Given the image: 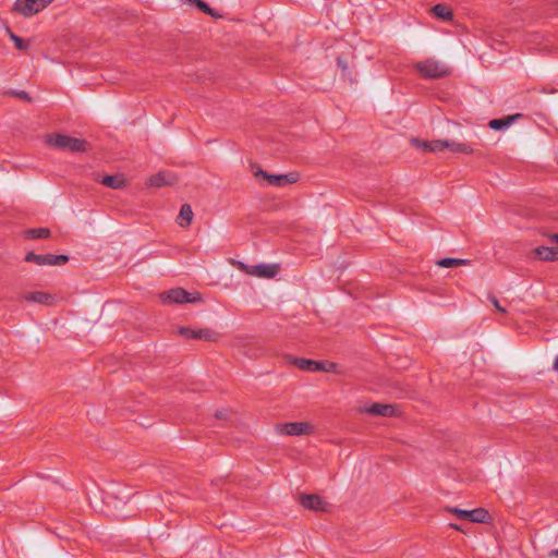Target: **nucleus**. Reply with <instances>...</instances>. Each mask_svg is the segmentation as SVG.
Segmentation results:
<instances>
[{"label": "nucleus", "mask_w": 558, "mask_h": 558, "mask_svg": "<svg viewBox=\"0 0 558 558\" xmlns=\"http://www.w3.org/2000/svg\"><path fill=\"white\" fill-rule=\"evenodd\" d=\"M549 556H550V557H558V549H553V550L549 553Z\"/></svg>", "instance_id": "36"}, {"label": "nucleus", "mask_w": 558, "mask_h": 558, "mask_svg": "<svg viewBox=\"0 0 558 558\" xmlns=\"http://www.w3.org/2000/svg\"><path fill=\"white\" fill-rule=\"evenodd\" d=\"M8 33L12 41L15 44V48L19 50H26L29 46V43L14 34L10 28H8Z\"/></svg>", "instance_id": "25"}, {"label": "nucleus", "mask_w": 558, "mask_h": 558, "mask_svg": "<svg viewBox=\"0 0 558 558\" xmlns=\"http://www.w3.org/2000/svg\"><path fill=\"white\" fill-rule=\"evenodd\" d=\"M436 264L439 267L450 268V267L466 265V264H469V260L462 259V258L445 257V258L437 260Z\"/></svg>", "instance_id": "22"}, {"label": "nucleus", "mask_w": 558, "mask_h": 558, "mask_svg": "<svg viewBox=\"0 0 558 558\" xmlns=\"http://www.w3.org/2000/svg\"><path fill=\"white\" fill-rule=\"evenodd\" d=\"M171 183L172 181L168 179L165 172H158L149 178V184L155 187H161Z\"/></svg>", "instance_id": "23"}, {"label": "nucleus", "mask_w": 558, "mask_h": 558, "mask_svg": "<svg viewBox=\"0 0 558 558\" xmlns=\"http://www.w3.org/2000/svg\"><path fill=\"white\" fill-rule=\"evenodd\" d=\"M447 140L430 141V153L442 151L446 149Z\"/></svg>", "instance_id": "28"}, {"label": "nucleus", "mask_w": 558, "mask_h": 558, "mask_svg": "<svg viewBox=\"0 0 558 558\" xmlns=\"http://www.w3.org/2000/svg\"><path fill=\"white\" fill-rule=\"evenodd\" d=\"M432 11L437 17L444 21H450L453 17L452 10L447 4L444 3H438L434 5Z\"/></svg>", "instance_id": "18"}, {"label": "nucleus", "mask_w": 558, "mask_h": 558, "mask_svg": "<svg viewBox=\"0 0 558 558\" xmlns=\"http://www.w3.org/2000/svg\"><path fill=\"white\" fill-rule=\"evenodd\" d=\"M553 240H554V241H556V242H558V233H555V234L553 235Z\"/></svg>", "instance_id": "39"}, {"label": "nucleus", "mask_w": 558, "mask_h": 558, "mask_svg": "<svg viewBox=\"0 0 558 558\" xmlns=\"http://www.w3.org/2000/svg\"><path fill=\"white\" fill-rule=\"evenodd\" d=\"M338 365L333 362H325V369L322 372L336 373Z\"/></svg>", "instance_id": "30"}, {"label": "nucleus", "mask_w": 558, "mask_h": 558, "mask_svg": "<svg viewBox=\"0 0 558 558\" xmlns=\"http://www.w3.org/2000/svg\"><path fill=\"white\" fill-rule=\"evenodd\" d=\"M17 96H19L20 98H22V99L31 100V98H29L28 94H27L26 92H24V90L20 92V93L17 94Z\"/></svg>", "instance_id": "33"}, {"label": "nucleus", "mask_w": 558, "mask_h": 558, "mask_svg": "<svg viewBox=\"0 0 558 558\" xmlns=\"http://www.w3.org/2000/svg\"><path fill=\"white\" fill-rule=\"evenodd\" d=\"M446 149H449L450 151L454 154H464V155H471L473 154L474 149L470 144L466 143H458L454 141L447 140Z\"/></svg>", "instance_id": "17"}, {"label": "nucleus", "mask_w": 558, "mask_h": 558, "mask_svg": "<svg viewBox=\"0 0 558 558\" xmlns=\"http://www.w3.org/2000/svg\"><path fill=\"white\" fill-rule=\"evenodd\" d=\"M106 502L108 506L118 509L120 506H126L129 496L119 497L114 493H107Z\"/></svg>", "instance_id": "21"}, {"label": "nucleus", "mask_w": 558, "mask_h": 558, "mask_svg": "<svg viewBox=\"0 0 558 558\" xmlns=\"http://www.w3.org/2000/svg\"><path fill=\"white\" fill-rule=\"evenodd\" d=\"M53 0H16L13 10L23 16H32L47 8Z\"/></svg>", "instance_id": "6"}, {"label": "nucleus", "mask_w": 558, "mask_h": 558, "mask_svg": "<svg viewBox=\"0 0 558 558\" xmlns=\"http://www.w3.org/2000/svg\"><path fill=\"white\" fill-rule=\"evenodd\" d=\"M411 144L424 153H430V141H422L420 138H411Z\"/></svg>", "instance_id": "27"}, {"label": "nucleus", "mask_w": 558, "mask_h": 558, "mask_svg": "<svg viewBox=\"0 0 558 558\" xmlns=\"http://www.w3.org/2000/svg\"><path fill=\"white\" fill-rule=\"evenodd\" d=\"M24 299L27 302H34V303L44 304V305H51L54 301V298L51 294L43 292V291L29 292V293L25 294Z\"/></svg>", "instance_id": "14"}, {"label": "nucleus", "mask_w": 558, "mask_h": 558, "mask_svg": "<svg viewBox=\"0 0 558 558\" xmlns=\"http://www.w3.org/2000/svg\"><path fill=\"white\" fill-rule=\"evenodd\" d=\"M126 517H128V514H126V513H124V512H121V513H117V514H116V518H117V519H119V520H123V519H125Z\"/></svg>", "instance_id": "34"}, {"label": "nucleus", "mask_w": 558, "mask_h": 558, "mask_svg": "<svg viewBox=\"0 0 558 558\" xmlns=\"http://www.w3.org/2000/svg\"><path fill=\"white\" fill-rule=\"evenodd\" d=\"M535 255L541 260L555 262L558 260V248L548 246H537L534 248Z\"/></svg>", "instance_id": "16"}, {"label": "nucleus", "mask_w": 558, "mask_h": 558, "mask_svg": "<svg viewBox=\"0 0 558 558\" xmlns=\"http://www.w3.org/2000/svg\"><path fill=\"white\" fill-rule=\"evenodd\" d=\"M196 8L202 11L203 13H206L215 19L221 17L220 14H218L214 9H211L205 1L199 0L197 1Z\"/></svg>", "instance_id": "26"}, {"label": "nucleus", "mask_w": 558, "mask_h": 558, "mask_svg": "<svg viewBox=\"0 0 558 558\" xmlns=\"http://www.w3.org/2000/svg\"><path fill=\"white\" fill-rule=\"evenodd\" d=\"M162 303L169 304H183V303H196L202 301L201 293H190L183 288H174L160 294Z\"/></svg>", "instance_id": "3"}, {"label": "nucleus", "mask_w": 558, "mask_h": 558, "mask_svg": "<svg viewBox=\"0 0 558 558\" xmlns=\"http://www.w3.org/2000/svg\"><path fill=\"white\" fill-rule=\"evenodd\" d=\"M255 177H263L268 181L269 185L272 186H286L289 184H293L299 181L300 175L298 172H289L286 174H269L266 171L259 169L255 172Z\"/></svg>", "instance_id": "7"}, {"label": "nucleus", "mask_w": 558, "mask_h": 558, "mask_svg": "<svg viewBox=\"0 0 558 558\" xmlns=\"http://www.w3.org/2000/svg\"><path fill=\"white\" fill-rule=\"evenodd\" d=\"M50 234L51 232L48 228L27 229L25 231V238L29 240L47 239Z\"/></svg>", "instance_id": "20"}, {"label": "nucleus", "mask_w": 558, "mask_h": 558, "mask_svg": "<svg viewBox=\"0 0 558 558\" xmlns=\"http://www.w3.org/2000/svg\"><path fill=\"white\" fill-rule=\"evenodd\" d=\"M179 219L181 220L179 225L181 227H186L192 222L193 219V210L189 204H183L180 208Z\"/></svg>", "instance_id": "19"}, {"label": "nucleus", "mask_w": 558, "mask_h": 558, "mask_svg": "<svg viewBox=\"0 0 558 558\" xmlns=\"http://www.w3.org/2000/svg\"><path fill=\"white\" fill-rule=\"evenodd\" d=\"M47 143L51 147L70 153L86 151L89 147L87 141L65 134H52L48 136Z\"/></svg>", "instance_id": "1"}, {"label": "nucleus", "mask_w": 558, "mask_h": 558, "mask_svg": "<svg viewBox=\"0 0 558 558\" xmlns=\"http://www.w3.org/2000/svg\"><path fill=\"white\" fill-rule=\"evenodd\" d=\"M216 417L222 418V417H225V414L222 412L218 411V412H216Z\"/></svg>", "instance_id": "38"}, {"label": "nucleus", "mask_w": 558, "mask_h": 558, "mask_svg": "<svg viewBox=\"0 0 558 558\" xmlns=\"http://www.w3.org/2000/svg\"><path fill=\"white\" fill-rule=\"evenodd\" d=\"M415 69L427 80H437L450 74V69L445 63L434 59L417 62Z\"/></svg>", "instance_id": "2"}, {"label": "nucleus", "mask_w": 558, "mask_h": 558, "mask_svg": "<svg viewBox=\"0 0 558 558\" xmlns=\"http://www.w3.org/2000/svg\"><path fill=\"white\" fill-rule=\"evenodd\" d=\"M299 502L308 510L328 512L330 509V505L316 494H302L299 497Z\"/></svg>", "instance_id": "9"}, {"label": "nucleus", "mask_w": 558, "mask_h": 558, "mask_svg": "<svg viewBox=\"0 0 558 558\" xmlns=\"http://www.w3.org/2000/svg\"><path fill=\"white\" fill-rule=\"evenodd\" d=\"M279 269L280 267L277 264L251 265L248 275L259 278H274L279 272Z\"/></svg>", "instance_id": "11"}, {"label": "nucleus", "mask_w": 558, "mask_h": 558, "mask_svg": "<svg viewBox=\"0 0 558 558\" xmlns=\"http://www.w3.org/2000/svg\"><path fill=\"white\" fill-rule=\"evenodd\" d=\"M24 259L27 263H34L39 266H60L68 263L69 256L64 254H35L34 252H28Z\"/></svg>", "instance_id": "5"}, {"label": "nucleus", "mask_w": 558, "mask_h": 558, "mask_svg": "<svg viewBox=\"0 0 558 558\" xmlns=\"http://www.w3.org/2000/svg\"><path fill=\"white\" fill-rule=\"evenodd\" d=\"M250 266L251 265H246L242 262H238V268L241 269L242 271H244L245 274H250Z\"/></svg>", "instance_id": "31"}, {"label": "nucleus", "mask_w": 558, "mask_h": 558, "mask_svg": "<svg viewBox=\"0 0 558 558\" xmlns=\"http://www.w3.org/2000/svg\"><path fill=\"white\" fill-rule=\"evenodd\" d=\"M366 413L376 416L392 417L397 415V410L391 404L373 403L371 407L363 410Z\"/></svg>", "instance_id": "13"}, {"label": "nucleus", "mask_w": 558, "mask_h": 558, "mask_svg": "<svg viewBox=\"0 0 558 558\" xmlns=\"http://www.w3.org/2000/svg\"><path fill=\"white\" fill-rule=\"evenodd\" d=\"M445 511L454 514L459 520H468L473 523H488L490 515L484 508L464 510L457 507H446Z\"/></svg>", "instance_id": "4"}, {"label": "nucleus", "mask_w": 558, "mask_h": 558, "mask_svg": "<svg viewBox=\"0 0 558 558\" xmlns=\"http://www.w3.org/2000/svg\"><path fill=\"white\" fill-rule=\"evenodd\" d=\"M553 367H554L555 371H558V355L555 359Z\"/></svg>", "instance_id": "37"}, {"label": "nucleus", "mask_w": 558, "mask_h": 558, "mask_svg": "<svg viewBox=\"0 0 558 558\" xmlns=\"http://www.w3.org/2000/svg\"><path fill=\"white\" fill-rule=\"evenodd\" d=\"M449 526L453 530H457V531H462L461 526L459 524H456V523H450Z\"/></svg>", "instance_id": "35"}, {"label": "nucleus", "mask_w": 558, "mask_h": 558, "mask_svg": "<svg viewBox=\"0 0 558 558\" xmlns=\"http://www.w3.org/2000/svg\"><path fill=\"white\" fill-rule=\"evenodd\" d=\"M128 496H129V499H130L131 497H134V494H131V495H128Z\"/></svg>", "instance_id": "40"}, {"label": "nucleus", "mask_w": 558, "mask_h": 558, "mask_svg": "<svg viewBox=\"0 0 558 558\" xmlns=\"http://www.w3.org/2000/svg\"><path fill=\"white\" fill-rule=\"evenodd\" d=\"M100 182L111 189H121L124 184V180L118 175H105Z\"/></svg>", "instance_id": "24"}, {"label": "nucleus", "mask_w": 558, "mask_h": 558, "mask_svg": "<svg viewBox=\"0 0 558 558\" xmlns=\"http://www.w3.org/2000/svg\"><path fill=\"white\" fill-rule=\"evenodd\" d=\"M519 118H521L520 113L507 116V117H504L500 119H493L488 122V126L492 130L500 131V130L509 128Z\"/></svg>", "instance_id": "15"}, {"label": "nucleus", "mask_w": 558, "mask_h": 558, "mask_svg": "<svg viewBox=\"0 0 558 558\" xmlns=\"http://www.w3.org/2000/svg\"><path fill=\"white\" fill-rule=\"evenodd\" d=\"M314 429V426L307 422H289L281 426V433L289 436L310 435Z\"/></svg>", "instance_id": "10"}, {"label": "nucleus", "mask_w": 558, "mask_h": 558, "mask_svg": "<svg viewBox=\"0 0 558 558\" xmlns=\"http://www.w3.org/2000/svg\"><path fill=\"white\" fill-rule=\"evenodd\" d=\"M488 300L492 302V304L499 313L505 314L507 312L506 308L500 305L498 299L495 295H488Z\"/></svg>", "instance_id": "29"}, {"label": "nucleus", "mask_w": 558, "mask_h": 558, "mask_svg": "<svg viewBox=\"0 0 558 558\" xmlns=\"http://www.w3.org/2000/svg\"><path fill=\"white\" fill-rule=\"evenodd\" d=\"M337 64L343 72L348 70V65L342 58L337 59Z\"/></svg>", "instance_id": "32"}, {"label": "nucleus", "mask_w": 558, "mask_h": 558, "mask_svg": "<svg viewBox=\"0 0 558 558\" xmlns=\"http://www.w3.org/2000/svg\"><path fill=\"white\" fill-rule=\"evenodd\" d=\"M179 335L193 340H204L215 342L218 340L219 335L210 328L193 329L189 327H180L178 329Z\"/></svg>", "instance_id": "8"}, {"label": "nucleus", "mask_w": 558, "mask_h": 558, "mask_svg": "<svg viewBox=\"0 0 558 558\" xmlns=\"http://www.w3.org/2000/svg\"><path fill=\"white\" fill-rule=\"evenodd\" d=\"M292 363L300 369L306 372H322L325 369V362L304 357H294Z\"/></svg>", "instance_id": "12"}]
</instances>
